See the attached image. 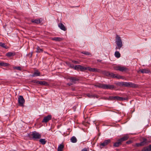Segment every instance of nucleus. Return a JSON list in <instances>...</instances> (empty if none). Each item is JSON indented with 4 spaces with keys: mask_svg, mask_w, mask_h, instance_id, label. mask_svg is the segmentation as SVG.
I'll return each instance as SVG.
<instances>
[{
    "mask_svg": "<svg viewBox=\"0 0 151 151\" xmlns=\"http://www.w3.org/2000/svg\"><path fill=\"white\" fill-rule=\"evenodd\" d=\"M142 151H151L149 146L144 147L142 149Z\"/></svg>",
    "mask_w": 151,
    "mask_h": 151,
    "instance_id": "obj_29",
    "label": "nucleus"
},
{
    "mask_svg": "<svg viewBox=\"0 0 151 151\" xmlns=\"http://www.w3.org/2000/svg\"><path fill=\"white\" fill-rule=\"evenodd\" d=\"M71 141L73 143H75L77 142V139L75 137H72L70 139Z\"/></svg>",
    "mask_w": 151,
    "mask_h": 151,
    "instance_id": "obj_31",
    "label": "nucleus"
},
{
    "mask_svg": "<svg viewBox=\"0 0 151 151\" xmlns=\"http://www.w3.org/2000/svg\"><path fill=\"white\" fill-rule=\"evenodd\" d=\"M31 135L32 136L33 139L35 140L40 139L41 137L40 134L36 131L33 132Z\"/></svg>",
    "mask_w": 151,
    "mask_h": 151,
    "instance_id": "obj_5",
    "label": "nucleus"
},
{
    "mask_svg": "<svg viewBox=\"0 0 151 151\" xmlns=\"http://www.w3.org/2000/svg\"><path fill=\"white\" fill-rule=\"evenodd\" d=\"M52 116L51 115H48L47 116L44 117L42 122L44 123H46L49 120L51 119Z\"/></svg>",
    "mask_w": 151,
    "mask_h": 151,
    "instance_id": "obj_8",
    "label": "nucleus"
},
{
    "mask_svg": "<svg viewBox=\"0 0 151 151\" xmlns=\"http://www.w3.org/2000/svg\"><path fill=\"white\" fill-rule=\"evenodd\" d=\"M140 72L142 73H147L150 72V70L148 69H140L137 71L138 73Z\"/></svg>",
    "mask_w": 151,
    "mask_h": 151,
    "instance_id": "obj_12",
    "label": "nucleus"
},
{
    "mask_svg": "<svg viewBox=\"0 0 151 151\" xmlns=\"http://www.w3.org/2000/svg\"><path fill=\"white\" fill-rule=\"evenodd\" d=\"M81 53L86 55H90V52L86 51H83L81 52Z\"/></svg>",
    "mask_w": 151,
    "mask_h": 151,
    "instance_id": "obj_35",
    "label": "nucleus"
},
{
    "mask_svg": "<svg viewBox=\"0 0 151 151\" xmlns=\"http://www.w3.org/2000/svg\"><path fill=\"white\" fill-rule=\"evenodd\" d=\"M114 55L117 58H119L120 57V54L119 52L116 51L115 52Z\"/></svg>",
    "mask_w": 151,
    "mask_h": 151,
    "instance_id": "obj_27",
    "label": "nucleus"
},
{
    "mask_svg": "<svg viewBox=\"0 0 151 151\" xmlns=\"http://www.w3.org/2000/svg\"><path fill=\"white\" fill-rule=\"evenodd\" d=\"M117 85L120 86H124L131 88H136L138 87L137 85L129 82H120L118 83Z\"/></svg>",
    "mask_w": 151,
    "mask_h": 151,
    "instance_id": "obj_1",
    "label": "nucleus"
},
{
    "mask_svg": "<svg viewBox=\"0 0 151 151\" xmlns=\"http://www.w3.org/2000/svg\"><path fill=\"white\" fill-rule=\"evenodd\" d=\"M114 69L117 70H119L120 71L126 72L128 70V69L125 66H118L114 67Z\"/></svg>",
    "mask_w": 151,
    "mask_h": 151,
    "instance_id": "obj_4",
    "label": "nucleus"
},
{
    "mask_svg": "<svg viewBox=\"0 0 151 151\" xmlns=\"http://www.w3.org/2000/svg\"><path fill=\"white\" fill-rule=\"evenodd\" d=\"M52 40L56 41H60L62 40V38L59 37H54L52 38Z\"/></svg>",
    "mask_w": 151,
    "mask_h": 151,
    "instance_id": "obj_25",
    "label": "nucleus"
},
{
    "mask_svg": "<svg viewBox=\"0 0 151 151\" xmlns=\"http://www.w3.org/2000/svg\"><path fill=\"white\" fill-rule=\"evenodd\" d=\"M141 143L142 145L143 146L147 145L148 144L149 142L146 139L144 138L143 139V141L141 142Z\"/></svg>",
    "mask_w": 151,
    "mask_h": 151,
    "instance_id": "obj_15",
    "label": "nucleus"
},
{
    "mask_svg": "<svg viewBox=\"0 0 151 151\" xmlns=\"http://www.w3.org/2000/svg\"><path fill=\"white\" fill-rule=\"evenodd\" d=\"M68 79L70 80L71 82L73 84H74L76 83L77 81L79 80L76 77H70Z\"/></svg>",
    "mask_w": 151,
    "mask_h": 151,
    "instance_id": "obj_10",
    "label": "nucleus"
},
{
    "mask_svg": "<svg viewBox=\"0 0 151 151\" xmlns=\"http://www.w3.org/2000/svg\"><path fill=\"white\" fill-rule=\"evenodd\" d=\"M135 146L137 147L142 146V145L141 144V142L139 143H137L136 144Z\"/></svg>",
    "mask_w": 151,
    "mask_h": 151,
    "instance_id": "obj_38",
    "label": "nucleus"
},
{
    "mask_svg": "<svg viewBox=\"0 0 151 151\" xmlns=\"http://www.w3.org/2000/svg\"><path fill=\"white\" fill-rule=\"evenodd\" d=\"M63 148V145L62 144H60L58 147V151H62Z\"/></svg>",
    "mask_w": 151,
    "mask_h": 151,
    "instance_id": "obj_26",
    "label": "nucleus"
},
{
    "mask_svg": "<svg viewBox=\"0 0 151 151\" xmlns=\"http://www.w3.org/2000/svg\"><path fill=\"white\" fill-rule=\"evenodd\" d=\"M87 70V68L86 67H84L81 65V67H80L79 70L81 71H83Z\"/></svg>",
    "mask_w": 151,
    "mask_h": 151,
    "instance_id": "obj_32",
    "label": "nucleus"
},
{
    "mask_svg": "<svg viewBox=\"0 0 151 151\" xmlns=\"http://www.w3.org/2000/svg\"><path fill=\"white\" fill-rule=\"evenodd\" d=\"M18 102L20 106H22L25 103V100L22 96H19L18 98Z\"/></svg>",
    "mask_w": 151,
    "mask_h": 151,
    "instance_id": "obj_6",
    "label": "nucleus"
},
{
    "mask_svg": "<svg viewBox=\"0 0 151 151\" xmlns=\"http://www.w3.org/2000/svg\"><path fill=\"white\" fill-rule=\"evenodd\" d=\"M15 55V53L14 52H9L7 53L6 55L8 57H10L13 56Z\"/></svg>",
    "mask_w": 151,
    "mask_h": 151,
    "instance_id": "obj_17",
    "label": "nucleus"
},
{
    "mask_svg": "<svg viewBox=\"0 0 151 151\" xmlns=\"http://www.w3.org/2000/svg\"><path fill=\"white\" fill-rule=\"evenodd\" d=\"M149 148H150V151H151V145H149Z\"/></svg>",
    "mask_w": 151,
    "mask_h": 151,
    "instance_id": "obj_42",
    "label": "nucleus"
},
{
    "mask_svg": "<svg viewBox=\"0 0 151 151\" xmlns=\"http://www.w3.org/2000/svg\"><path fill=\"white\" fill-rule=\"evenodd\" d=\"M0 46L5 48H6V46L4 43L0 42Z\"/></svg>",
    "mask_w": 151,
    "mask_h": 151,
    "instance_id": "obj_34",
    "label": "nucleus"
},
{
    "mask_svg": "<svg viewBox=\"0 0 151 151\" xmlns=\"http://www.w3.org/2000/svg\"><path fill=\"white\" fill-rule=\"evenodd\" d=\"M114 88V86L113 85L110 84H104V89H112Z\"/></svg>",
    "mask_w": 151,
    "mask_h": 151,
    "instance_id": "obj_9",
    "label": "nucleus"
},
{
    "mask_svg": "<svg viewBox=\"0 0 151 151\" xmlns=\"http://www.w3.org/2000/svg\"><path fill=\"white\" fill-rule=\"evenodd\" d=\"M67 84L69 86H70V85H72V84H73L71 82L70 83H68Z\"/></svg>",
    "mask_w": 151,
    "mask_h": 151,
    "instance_id": "obj_40",
    "label": "nucleus"
},
{
    "mask_svg": "<svg viewBox=\"0 0 151 151\" xmlns=\"http://www.w3.org/2000/svg\"><path fill=\"white\" fill-rule=\"evenodd\" d=\"M89 98H98V96L96 95L93 94L92 93H88L86 95Z\"/></svg>",
    "mask_w": 151,
    "mask_h": 151,
    "instance_id": "obj_14",
    "label": "nucleus"
},
{
    "mask_svg": "<svg viewBox=\"0 0 151 151\" xmlns=\"http://www.w3.org/2000/svg\"><path fill=\"white\" fill-rule=\"evenodd\" d=\"M39 142L42 145L45 144L47 142L45 139H40L39 140Z\"/></svg>",
    "mask_w": 151,
    "mask_h": 151,
    "instance_id": "obj_28",
    "label": "nucleus"
},
{
    "mask_svg": "<svg viewBox=\"0 0 151 151\" xmlns=\"http://www.w3.org/2000/svg\"><path fill=\"white\" fill-rule=\"evenodd\" d=\"M128 137L127 136H124V137H122L121 139H119V141H121V142H122L125 141L128 139Z\"/></svg>",
    "mask_w": 151,
    "mask_h": 151,
    "instance_id": "obj_22",
    "label": "nucleus"
},
{
    "mask_svg": "<svg viewBox=\"0 0 151 151\" xmlns=\"http://www.w3.org/2000/svg\"><path fill=\"white\" fill-rule=\"evenodd\" d=\"M121 142H122L121 141H119V139L117 142H116L114 144V146L115 147H118L121 144Z\"/></svg>",
    "mask_w": 151,
    "mask_h": 151,
    "instance_id": "obj_23",
    "label": "nucleus"
},
{
    "mask_svg": "<svg viewBox=\"0 0 151 151\" xmlns=\"http://www.w3.org/2000/svg\"><path fill=\"white\" fill-rule=\"evenodd\" d=\"M110 98L111 99L113 100H125V99L123 97H120L117 96L111 97Z\"/></svg>",
    "mask_w": 151,
    "mask_h": 151,
    "instance_id": "obj_11",
    "label": "nucleus"
},
{
    "mask_svg": "<svg viewBox=\"0 0 151 151\" xmlns=\"http://www.w3.org/2000/svg\"><path fill=\"white\" fill-rule=\"evenodd\" d=\"M36 52L37 53H40L42 52L43 50L40 47L37 46L36 48Z\"/></svg>",
    "mask_w": 151,
    "mask_h": 151,
    "instance_id": "obj_24",
    "label": "nucleus"
},
{
    "mask_svg": "<svg viewBox=\"0 0 151 151\" xmlns=\"http://www.w3.org/2000/svg\"><path fill=\"white\" fill-rule=\"evenodd\" d=\"M58 26L63 31H65L66 29L64 25L61 23H59L58 24Z\"/></svg>",
    "mask_w": 151,
    "mask_h": 151,
    "instance_id": "obj_16",
    "label": "nucleus"
},
{
    "mask_svg": "<svg viewBox=\"0 0 151 151\" xmlns=\"http://www.w3.org/2000/svg\"><path fill=\"white\" fill-rule=\"evenodd\" d=\"M8 65L9 64L7 63H4L3 62H0V66H8Z\"/></svg>",
    "mask_w": 151,
    "mask_h": 151,
    "instance_id": "obj_30",
    "label": "nucleus"
},
{
    "mask_svg": "<svg viewBox=\"0 0 151 151\" xmlns=\"http://www.w3.org/2000/svg\"><path fill=\"white\" fill-rule=\"evenodd\" d=\"M115 43L117 45L115 49L116 50H120L123 46V43L121 37L118 35H116V36Z\"/></svg>",
    "mask_w": 151,
    "mask_h": 151,
    "instance_id": "obj_2",
    "label": "nucleus"
},
{
    "mask_svg": "<svg viewBox=\"0 0 151 151\" xmlns=\"http://www.w3.org/2000/svg\"><path fill=\"white\" fill-rule=\"evenodd\" d=\"M111 142V140L109 139H108L105 140L104 142L103 143H102L100 144V146H102V147H104L105 146L107 145L109 143Z\"/></svg>",
    "mask_w": 151,
    "mask_h": 151,
    "instance_id": "obj_13",
    "label": "nucleus"
},
{
    "mask_svg": "<svg viewBox=\"0 0 151 151\" xmlns=\"http://www.w3.org/2000/svg\"><path fill=\"white\" fill-rule=\"evenodd\" d=\"M31 22L32 23L37 24H39L41 22L40 19H36L35 20L32 19L31 20Z\"/></svg>",
    "mask_w": 151,
    "mask_h": 151,
    "instance_id": "obj_19",
    "label": "nucleus"
},
{
    "mask_svg": "<svg viewBox=\"0 0 151 151\" xmlns=\"http://www.w3.org/2000/svg\"><path fill=\"white\" fill-rule=\"evenodd\" d=\"M130 143V142L129 141H128L127 142V144H129Z\"/></svg>",
    "mask_w": 151,
    "mask_h": 151,
    "instance_id": "obj_41",
    "label": "nucleus"
},
{
    "mask_svg": "<svg viewBox=\"0 0 151 151\" xmlns=\"http://www.w3.org/2000/svg\"><path fill=\"white\" fill-rule=\"evenodd\" d=\"M81 151H89V150L88 148L85 147L82 149Z\"/></svg>",
    "mask_w": 151,
    "mask_h": 151,
    "instance_id": "obj_37",
    "label": "nucleus"
},
{
    "mask_svg": "<svg viewBox=\"0 0 151 151\" xmlns=\"http://www.w3.org/2000/svg\"><path fill=\"white\" fill-rule=\"evenodd\" d=\"M34 83L41 85H45V86H47L48 85V84L47 82L44 81H35L34 82Z\"/></svg>",
    "mask_w": 151,
    "mask_h": 151,
    "instance_id": "obj_7",
    "label": "nucleus"
},
{
    "mask_svg": "<svg viewBox=\"0 0 151 151\" xmlns=\"http://www.w3.org/2000/svg\"><path fill=\"white\" fill-rule=\"evenodd\" d=\"M80 67H81V65H76L73 67V68L76 70H79Z\"/></svg>",
    "mask_w": 151,
    "mask_h": 151,
    "instance_id": "obj_33",
    "label": "nucleus"
},
{
    "mask_svg": "<svg viewBox=\"0 0 151 151\" xmlns=\"http://www.w3.org/2000/svg\"><path fill=\"white\" fill-rule=\"evenodd\" d=\"M73 63H76V64H78L79 63V62L78 61L73 60L72 61Z\"/></svg>",
    "mask_w": 151,
    "mask_h": 151,
    "instance_id": "obj_39",
    "label": "nucleus"
},
{
    "mask_svg": "<svg viewBox=\"0 0 151 151\" xmlns=\"http://www.w3.org/2000/svg\"><path fill=\"white\" fill-rule=\"evenodd\" d=\"M87 70L92 72H97L98 69L95 68H92L89 67H87Z\"/></svg>",
    "mask_w": 151,
    "mask_h": 151,
    "instance_id": "obj_21",
    "label": "nucleus"
},
{
    "mask_svg": "<svg viewBox=\"0 0 151 151\" xmlns=\"http://www.w3.org/2000/svg\"><path fill=\"white\" fill-rule=\"evenodd\" d=\"M40 75V73L38 71H35L34 73L32 75V76L34 77L35 76H39Z\"/></svg>",
    "mask_w": 151,
    "mask_h": 151,
    "instance_id": "obj_18",
    "label": "nucleus"
},
{
    "mask_svg": "<svg viewBox=\"0 0 151 151\" xmlns=\"http://www.w3.org/2000/svg\"><path fill=\"white\" fill-rule=\"evenodd\" d=\"M14 68L19 70H21V68L20 66H15L14 67Z\"/></svg>",
    "mask_w": 151,
    "mask_h": 151,
    "instance_id": "obj_36",
    "label": "nucleus"
},
{
    "mask_svg": "<svg viewBox=\"0 0 151 151\" xmlns=\"http://www.w3.org/2000/svg\"><path fill=\"white\" fill-rule=\"evenodd\" d=\"M106 75L107 76L112 77L113 78H116L117 79L123 78L122 76L118 75H116L112 73L106 72L105 73Z\"/></svg>",
    "mask_w": 151,
    "mask_h": 151,
    "instance_id": "obj_3",
    "label": "nucleus"
},
{
    "mask_svg": "<svg viewBox=\"0 0 151 151\" xmlns=\"http://www.w3.org/2000/svg\"><path fill=\"white\" fill-rule=\"evenodd\" d=\"M96 87L101 88L104 89V84L98 83L95 85Z\"/></svg>",
    "mask_w": 151,
    "mask_h": 151,
    "instance_id": "obj_20",
    "label": "nucleus"
}]
</instances>
